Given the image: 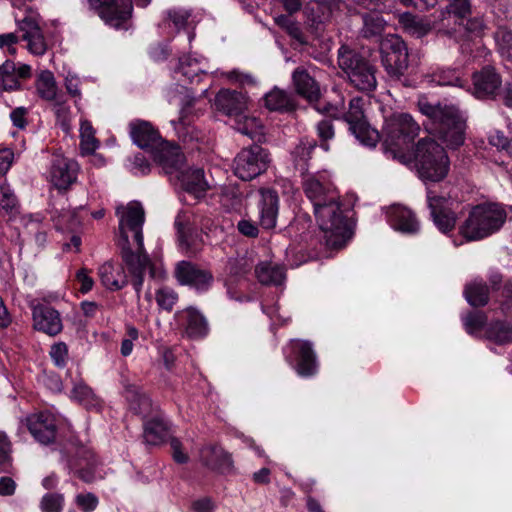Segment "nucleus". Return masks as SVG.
Instances as JSON below:
<instances>
[{"label": "nucleus", "mask_w": 512, "mask_h": 512, "mask_svg": "<svg viewBox=\"0 0 512 512\" xmlns=\"http://www.w3.org/2000/svg\"><path fill=\"white\" fill-rule=\"evenodd\" d=\"M152 298L153 295L150 292L145 294L146 300L151 301ZM154 299L160 310L170 312L178 301V294L172 288L164 286L156 289Z\"/></svg>", "instance_id": "nucleus-43"}, {"label": "nucleus", "mask_w": 512, "mask_h": 512, "mask_svg": "<svg viewBox=\"0 0 512 512\" xmlns=\"http://www.w3.org/2000/svg\"><path fill=\"white\" fill-rule=\"evenodd\" d=\"M286 360L301 377H312L318 371L316 354L308 341L293 340L284 349Z\"/></svg>", "instance_id": "nucleus-11"}, {"label": "nucleus", "mask_w": 512, "mask_h": 512, "mask_svg": "<svg viewBox=\"0 0 512 512\" xmlns=\"http://www.w3.org/2000/svg\"><path fill=\"white\" fill-rule=\"evenodd\" d=\"M501 85V78L493 67L486 66L473 74V94L478 99L495 96Z\"/></svg>", "instance_id": "nucleus-25"}, {"label": "nucleus", "mask_w": 512, "mask_h": 512, "mask_svg": "<svg viewBox=\"0 0 512 512\" xmlns=\"http://www.w3.org/2000/svg\"><path fill=\"white\" fill-rule=\"evenodd\" d=\"M338 66L355 89L364 93L376 89V69L357 51L345 45L341 46L338 50Z\"/></svg>", "instance_id": "nucleus-9"}, {"label": "nucleus", "mask_w": 512, "mask_h": 512, "mask_svg": "<svg viewBox=\"0 0 512 512\" xmlns=\"http://www.w3.org/2000/svg\"><path fill=\"white\" fill-rule=\"evenodd\" d=\"M123 386L126 398L130 402L131 408L135 413L141 415L143 418L150 416L153 411L151 399L141 393L137 385L131 384L127 380L123 381Z\"/></svg>", "instance_id": "nucleus-32"}, {"label": "nucleus", "mask_w": 512, "mask_h": 512, "mask_svg": "<svg viewBox=\"0 0 512 512\" xmlns=\"http://www.w3.org/2000/svg\"><path fill=\"white\" fill-rule=\"evenodd\" d=\"M101 283L110 290H120L127 284V277L124 269L111 262H106L99 267L98 271Z\"/></svg>", "instance_id": "nucleus-31"}, {"label": "nucleus", "mask_w": 512, "mask_h": 512, "mask_svg": "<svg viewBox=\"0 0 512 512\" xmlns=\"http://www.w3.org/2000/svg\"><path fill=\"white\" fill-rule=\"evenodd\" d=\"M316 147V142L313 139L304 138L300 141L293 151V157L300 170H305L307 161L311 158V154Z\"/></svg>", "instance_id": "nucleus-51"}, {"label": "nucleus", "mask_w": 512, "mask_h": 512, "mask_svg": "<svg viewBox=\"0 0 512 512\" xmlns=\"http://www.w3.org/2000/svg\"><path fill=\"white\" fill-rule=\"evenodd\" d=\"M464 327L469 334H475L482 329L486 316L482 312H471L462 318Z\"/></svg>", "instance_id": "nucleus-59"}, {"label": "nucleus", "mask_w": 512, "mask_h": 512, "mask_svg": "<svg viewBox=\"0 0 512 512\" xmlns=\"http://www.w3.org/2000/svg\"><path fill=\"white\" fill-rule=\"evenodd\" d=\"M62 98L63 97L54 101V113L56 115L57 124L60 125L65 133H69L72 128L71 109Z\"/></svg>", "instance_id": "nucleus-54"}, {"label": "nucleus", "mask_w": 512, "mask_h": 512, "mask_svg": "<svg viewBox=\"0 0 512 512\" xmlns=\"http://www.w3.org/2000/svg\"><path fill=\"white\" fill-rule=\"evenodd\" d=\"M426 198L431 219L437 229L444 234L453 231L458 218V205L450 199L435 195L430 189L427 190Z\"/></svg>", "instance_id": "nucleus-12"}, {"label": "nucleus", "mask_w": 512, "mask_h": 512, "mask_svg": "<svg viewBox=\"0 0 512 512\" xmlns=\"http://www.w3.org/2000/svg\"><path fill=\"white\" fill-rule=\"evenodd\" d=\"M385 25L386 21L380 14L376 12L364 14L362 35L365 38L379 36L383 32Z\"/></svg>", "instance_id": "nucleus-47"}, {"label": "nucleus", "mask_w": 512, "mask_h": 512, "mask_svg": "<svg viewBox=\"0 0 512 512\" xmlns=\"http://www.w3.org/2000/svg\"><path fill=\"white\" fill-rule=\"evenodd\" d=\"M489 289L482 280H474L466 285L464 296L467 302L475 307L484 306L489 300Z\"/></svg>", "instance_id": "nucleus-39"}, {"label": "nucleus", "mask_w": 512, "mask_h": 512, "mask_svg": "<svg viewBox=\"0 0 512 512\" xmlns=\"http://www.w3.org/2000/svg\"><path fill=\"white\" fill-rule=\"evenodd\" d=\"M133 5L131 0H103L98 14L108 25L114 28H123L131 17Z\"/></svg>", "instance_id": "nucleus-19"}, {"label": "nucleus", "mask_w": 512, "mask_h": 512, "mask_svg": "<svg viewBox=\"0 0 512 512\" xmlns=\"http://www.w3.org/2000/svg\"><path fill=\"white\" fill-rule=\"evenodd\" d=\"M259 201V223L264 229H273L276 226L279 198L272 189H262Z\"/></svg>", "instance_id": "nucleus-26"}, {"label": "nucleus", "mask_w": 512, "mask_h": 512, "mask_svg": "<svg viewBox=\"0 0 512 512\" xmlns=\"http://www.w3.org/2000/svg\"><path fill=\"white\" fill-rule=\"evenodd\" d=\"M80 148L83 154H93L99 148L95 130L86 119H82L80 122Z\"/></svg>", "instance_id": "nucleus-42"}, {"label": "nucleus", "mask_w": 512, "mask_h": 512, "mask_svg": "<svg viewBox=\"0 0 512 512\" xmlns=\"http://www.w3.org/2000/svg\"><path fill=\"white\" fill-rule=\"evenodd\" d=\"M259 127L260 123L258 119L254 117H247L244 114H242L241 117L236 119V129L243 135L253 137V135L257 132Z\"/></svg>", "instance_id": "nucleus-60"}, {"label": "nucleus", "mask_w": 512, "mask_h": 512, "mask_svg": "<svg viewBox=\"0 0 512 512\" xmlns=\"http://www.w3.org/2000/svg\"><path fill=\"white\" fill-rule=\"evenodd\" d=\"M386 217L390 226L401 233L415 234L420 230V224L414 213L399 204L389 206Z\"/></svg>", "instance_id": "nucleus-23"}, {"label": "nucleus", "mask_w": 512, "mask_h": 512, "mask_svg": "<svg viewBox=\"0 0 512 512\" xmlns=\"http://www.w3.org/2000/svg\"><path fill=\"white\" fill-rule=\"evenodd\" d=\"M33 327L49 336H56L63 330L60 313L53 307L38 304L32 308Z\"/></svg>", "instance_id": "nucleus-20"}, {"label": "nucleus", "mask_w": 512, "mask_h": 512, "mask_svg": "<svg viewBox=\"0 0 512 512\" xmlns=\"http://www.w3.org/2000/svg\"><path fill=\"white\" fill-rule=\"evenodd\" d=\"M170 123L183 142L198 140V132L184 116V111H181L178 120H171Z\"/></svg>", "instance_id": "nucleus-50"}, {"label": "nucleus", "mask_w": 512, "mask_h": 512, "mask_svg": "<svg viewBox=\"0 0 512 512\" xmlns=\"http://www.w3.org/2000/svg\"><path fill=\"white\" fill-rule=\"evenodd\" d=\"M116 215L119 218L118 246L126 265L133 270L141 269L147 262V254L144 251L143 224L145 212L141 203L132 201L126 206H118Z\"/></svg>", "instance_id": "nucleus-1"}, {"label": "nucleus", "mask_w": 512, "mask_h": 512, "mask_svg": "<svg viewBox=\"0 0 512 512\" xmlns=\"http://www.w3.org/2000/svg\"><path fill=\"white\" fill-rule=\"evenodd\" d=\"M419 131L420 126L411 115L394 114L386 121L383 129L385 154L405 164L407 156L404 154V150L413 142Z\"/></svg>", "instance_id": "nucleus-5"}, {"label": "nucleus", "mask_w": 512, "mask_h": 512, "mask_svg": "<svg viewBox=\"0 0 512 512\" xmlns=\"http://www.w3.org/2000/svg\"><path fill=\"white\" fill-rule=\"evenodd\" d=\"M269 152L260 145L242 149L234 160L235 175L249 181L264 173L270 164Z\"/></svg>", "instance_id": "nucleus-10"}, {"label": "nucleus", "mask_w": 512, "mask_h": 512, "mask_svg": "<svg viewBox=\"0 0 512 512\" xmlns=\"http://www.w3.org/2000/svg\"><path fill=\"white\" fill-rule=\"evenodd\" d=\"M319 228L324 234L325 244L330 248H341L350 238V229L343 215L339 199L313 206Z\"/></svg>", "instance_id": "nucleus-8"}, {"label": "nucleus", "mask_w": 512, "mask_h": 512, "mask_svg": "<svg viewBox=\"0 0 512 512\" xmlns=\"http://www.w3.org/2000/svg\"><path fill=\"white\" fill-rule=\"evenodd\" d=\"M12 443L4 431H0V473L12 471Z\"/></svg>", "instance_id": "nucleus-52"}, {"label": "nucleus", "mask_w": 512, "mask_h": 512, "mask_svg": "<svg viewBox=\"0 0 512 512\" xmlns=\"http://www.w3.org/2000/svg\"><path fill=\"white\" fill-rule=\"evenodd\" d=\"M178 72L190 82L199 81L200 74L208 72V61L203 56L186 55L179 59Z\"/></svg>", "instance_id": "nucleus-34"}, {"label": "nucleus", "mask_w": 512, "mask_h": 512, "mask_svg": "<svg viewBox=\"0 0 512 512\" xmlns=\"http://www.w3.org/2000/svg\"><path fill=\"white\" fill-rule=\"evenodd\" d=\"M77 163L62 156L53 158L49 172L50 181L58 189L68 188L77 177Z\"/></svg>", "instance_id": "nucleus-24"}, {"label": "nucleus", "mask_w": 512, "mask_h": 512, "mask_svg": "<svg viewBox=\"0 0 512 512\" xmlns=\"http://www.w3.org/2000/svg\"><path fill=\"white\" fill-rule=\"evenodd\" d=\"M49 355L55 366L64 368L68 359V347L64 342H58L51 346Z\"/></svg>", "instance_id": "nucleus-61"}, {"label": "nucleus", "mask_w": 512, "mask_h": 512, "mask_svg": "<svg viewBox=\"0 0 512 512\" xmlns=\"http://www.w3.org/2000/svg\"><path fill=\"white\" fill-rule=\"evenodd\" d=\"M168 423L161 416L152 417L144 423L143 437L147 444L158 445L168 436Z\"/></svg>", "instance_id": "nucleus-35"}, {"label": "nucleus", "mask_w": 512, "mask_h": 512, "mask_svg": "<svg viewBox=\"0 0 512 512\" xmlns=\"http://www.w3.org/2000/svg\"><path fill=\"white\" fill-rule=\"evenodd\" d=\"M264 102L271 111H291L295 107L293 96L278 88L268 92L264 97Z\"/></svg>", "instance_id": "nucleus-36"}, {"label": "nucleus", "mask_w": 512, "mask_h": 512, "mask_svg": "<svg viewBox=\"0 0 512 512\" xmlns=\"http://www.w3.org/2000/svg\"><path fill=\"white\" fill-rule=\"evenodd\" d=\"M414 166L418 177L425 183L444 180L450 170V159L445 149L435 140L421 139L414 152Z\"/></svg>", "instance_id": "nucleus-4"}, {"label": "nucleus", "mask_w": 512, "mask_h": 512, "mask_svg": "<svg viewBox=\"0 0 512 512\" xmlns=\"http://www.w3.org/2000/svg\"><path fill=\"white\" fill-rule=\"evenodd\" d=\"M292 82L297 94L309 101L318 100L320 96L319 85L306 69L296 68L292 73Z\"/></svg>", "instance_id": "nucleus-28"}, {"label": "nucleus", "mask_w": 512, "mask_h": 512, "mask_svg": "<svg viewBox=\"0 0 512 512\" xmlns=\"http://www.w3.org/2000/svg\"><path fill=\"white\" fill-rule=\"evenodd\" d=\"M167 19L172 22L178 31L186 28H194L197 22L195 17L192 15V12L183 8H173L168 10Z\"/></svg>", "instance_id": "nucleus-48"}, {"label": "nucleus", "mask_w": 512, "mask_h": 512, "mask_svg": "<svg viewBox=\"0 0 512 512\" xmlns=\"http://www.w3.org/2000/svg\"><path fill=\"white\" fill-rule=\"evenodd\" d=\"M130 137L139 148L150 152L165 173H172L181 162L180 149L165 141L148 121L133 120L129 124Z\"/></svg>", "instance_id": "nucleus-3"}, {"label": "nucleus", "mask_w": 512, "mask_h": 512, "mask_svg": "<svg viewBox=\"0 0 512 512\" xmlns=\"http://www.w3.org/2000/svg\"><path fill=\"white\" fill-rule=\"evenodd\" d=\"M20 88L16 76V64L12 61H5L0 66V91H14Z\"/></svg>", "instance_id": "nucleus-45"}, {"label": "nucleus", "mask_w": 512, "mask_h": 512, "mask_svg": "<svg viewBox=\"0 0 512 512\" xmlns=\"http://www.w3.org/2000/svg\"><path fill=\"white\" fill-rule=\"evenodd\" d=\"M17 205V198L10 186L3 181L0 183V207L5 210H12Z\"/></svg>", "instance_id": "nucleus-64"}, {"label": "nucleus", "mask_w": 512, "mask_h": 512, "mask_svg": "<svg viewBox=\"0 0 512 512\" xmlns=\"http://www.w3.org/2000/svg\"><path fill=\"white\" fill-rule=\"evenodd\" d=\"M175 319L190 338H203L208 333V322L204 315L196 308L188 307L178 311L175 314Z\"/></svg>", "instance_id": "nucleus-22"}, {"label": "nucleus", "mask_w": 512, "mask_h": 512, "mask_svg": "<svg viewBox=\"0 0 512 512\" xmlns=\"http://www.w3.org/2000/svg\"><path fill=\"white\" fill-rule=\"evenodd\" d=\"M471 11L469 0H447L446 12L458 18H464Z\"/></svg>", "instance_id": "nucleus-62"}, {"label": "nucleus", "mask_w": 512, "mask_h": 512, "mask_svg": "<svg viewBox=\"0 0 512 512\" xmlns=\"http://www.w3.org/2000/svg\"><path fill=\"white\" fill-rule=\"evenodd\" d=\"M36 90L39 96L46 101L54 102L62 97L58 95L55 77L49 70H43L39 73L36 80Z\"/></svg>", "instance_id": "nucleus-37"}, {"label": "nucleus", "mask_w": 512, "mask_h": 512, "mask_svg": "<svg viewBox=\"0 0 512 512\" xmlns=\"http://www.w3.org/2000/svg\"><path fill=\"white\" fill-rule=\"evenodd\" d=\"M506 218L507 213L499 204H479L472 208L460 226V233L469 241L481 240L499 231Z\"/></svg>", "instance_id": "nucleus-7"}, {"label": "nucleus", "mask_w": 512, "mask_h": 512, "mask_svg": "<svg viewBox=\"0 0 512 512\" xmlns=\"http://www.w3.org/2000/svg\"><path fill=\"white\" fill-rule=\"evenodd\" d=\"M25 12L26 15L21 19L18 15L15 16L18 29L22 33L21 38L27 42V49L30 53L42 56L47 51L48 45L39 26V15L30 7Z\"/></svg>", "instance_id": "nucleus-13"}, {"label": "nucleus", "mask_w": 512, "mask_h": 512, "mask_svg": "<svg viewBox=\"0 0 512 512\" xmlns=\"http://www.w3.org/2000/svg\"><path fill=\"white\" fill-rule=\"evenodd\" d=\"M255 275L261 284L281 285L285 280V268L272 261H263L255 267Z\"/></svg>", "instance_id": "nucleus-33"}, {"label": "nucleus", "mask_w": 512, "mask_h": 512, "mask_svg": "<svg viewBox=\"0 0 512 512\" xmlns=\"http://www.w3.org/2000/svg\"><path fill=\"white\" fill-rule=\"evenodd\" d=\"M26 426L33 438L42 445L54 442L57 434L56 418L49 412H39L26 418Z\"/></svg>", "instance_id": "nucleus-16"}, {"label": "nucleus", "mask_w": 512, "mask_h": 512, "mask_svg": "<svg viewBox=\"0 0 512 512\" xmlns=\"http://www.w3.org/2000/svg\"><path fill=\"white\" fill-rule=\"evenodd\" d=\"M341 4V0H316L308 4L305 14L313 25L323 24L334 17Z\"/></svg>", "instance_id": "nucleus-27"}, {"label": "nucleus", "mask_w": 512, "mask_h": 512, "mask_svg": "<svg viewBox=\"0 0 512 512\" xmlns=\"http://www.w3.org/2000/svg\"><path fill=\"white\" fill-rule=\"evenodd\" d=\"M252 268V265L245 257H237L231 258L227 262L226 270L227 272L236 277L243 276L247 274Z\"/></svg>", "instance_id": "nucleus-58"}, {"label": "nucleus", "mask_w": 512, "mask_h": 512, "mask_svg": "<svg viewBox=\"0 0 512 512\" xmlns=\"http://www.w3.org/2000/svg\"><path fill=\"white\" fill-rule=\"evenodd\" d=\"M200 459L211 469L228 470L232 467L231 456L217 445H206L200 450Z\"/></svg>", "instance_id": "nucleus-30"}, {"label": "nucleus", "mask_w": 512, "mask_h": 512, "mask_svg": "<svg viewBox=\"0 0 512 512\" xmlns=\"http://www.w3.org/2000/svg\"><path fill=\"white\" fill-rule=\"evenodd\" d=\"M74 501L82 512L94 511L99 503L97 496L90 492L77 494Z\"/></svg>", "instance_id": "nucleus-63"}, {"label": "nucleus", "mask_w": 512, "mask_h": 512, "mask_svg": "<svg viewBox=\"0 0 512 512\" xmlns=\"http://www.w3.org/2000/svg\"><path fill=\"white\" fill-rule=\"evenodd\" d=\"M487 338L497 344H508L512 342V325L506 322L497 321L489 325L486 330Z\"/></svg>", "instance_id": "nucleus-46"}, {"label": "nucleus", "mask_w": 512, "mask_h": 512, "mask_svg": "<svg viewBox=\"0 0 512 512\" xmlns=\"http://www.w3.org/2000/svg\"><path fill=\"white\" fill-rule=\"evenodd\" d=\"M426 78L428 82L438 86H464L459 72L453 69L437 68L431 74L427 75Z\"/></svg>", "instance_id": "nucleus-40"}, {"label": "nucleus", "mask_w": 512, "mask_h": 512, "mask_svg": "<svg viewBox=\"0 0 512 512\" xmlns=\"http://www.w3.org/2000/svg\"><path fill=\"white\" fill-rule=\"evenodd\" d=\"M400 22L405 30L416 38H421L428 34L431 30L429 22L418 18L410 13H405L401 16Z\"/></svg>", "instance_id": "nucleus-44"}, {"label": "nucleus", "mask_w": 512, "mask_h": 512, "mask_svg": "<svg viewBox=\"0 0 512 512\" xmlns=\"http://www.w3.org/2000/svg\"><path fill=\"white\" fill-rule=\"evenodd\" d=\"M181 162L179 168L175 169L171 174H177L182 187L186 192L195 198L202 197L208 189V183L204 177V171L199 167L184 168V155L180 152Z\"/></svg>", "instance_id": "nucleus-18"}, {"label": "nucleus", "mask_w": 512, "mask_h": 512, "mask_svg": "<svg viewBox=\"0 0 512 512\" xmlns=\"http://www.w3.org/2000/svg\"><path fill=\"white\" fill-rule=\"evenodd\" d=\"M248 97L238 91L221 89L215 97V107L223 114L238 119L248 109Z\"/></svg>", "instance_id": "nucleus-21"}, {"label": "nucleus", "mask_w": 512, "mask_h": 512, "mask_svg": "<svg viewBox=\"0 0 512 512\" xmlns=\"http://www.w3.org/2000/svg\"><path fill=\"white\" fill-rule=\"evenodd\" d=\"M382 60L408 51L405 42L398 35H387L380 43Z\"/></svg>", "instance_id": "nucleus-49"}, {"label": "nucleus", "mask_w": 512, "mask_h": 512, "mask_svg": "<svg viewBox=\"0 0 512 512\" xmlns=\"http://www.w3.org/2000/svg\"><path fill=\"white\" fill-rule=\"evenodd\" d=\"M303 190L313 206L339 199V194L327 172L307 175L303 179Z\"/></svg>", "instance_id": "nucleus-14"}, {"label": "nucleus", "mask_w": 512, "mask_h": 512, "mask_svg": "<svg viewBox=\"0 0 512 512\" xmlns=\"http://www.w3.org/2000/svg\"><path fill=\"white\" fill-rule=\"evenodd\" d=\"M68 468L75 472L85 483H92L98 478L97 462L93 452L86 447H79L71 459H67Z\"/></svg>", "instance_id": "nucleus-17"}, {"label": "nucleus", "mask_w": 512, "mask_h": 512, "mask_svg": "<svg viewBox=\"0 0 512 512\" xmlns=\"http://www.w3.org/2000/svg\"><path fill=\"white\" fill-rule=\"evenodd\" d=\"M364 100L361 97H354L349 102V109L344 112L342 108L336 105L319 102L316 109L323 114L333 118L343 117L349 125V130L355 138L364 146L375 147L379 141V133L370 127L366 121L364 110Z\"/></svg>", "instance_id": "nucleus-6"}, {"label": "nucleus", "mask_w": 512, "mask_h": 512, "mask_svg": "<svg viewBox=\"0 0 512 512\" xmlns=\"http://www.w3.org/2000/svg\"><path fill=\"white\" fill-rule=\"evenodd\" d=\"M175 276L180 284L190 286L198 292L207 291L214 280L209 270L202 269L188 261H181L177 264Z\"/></svg>", "instance_id": "nucleus-15"}, {"label": "nucleus", "mask_w": 512, "mask_h": 512, "mask_svg": "<svg viewBox=\"0 0 512 512\" xmlns=\"http://www.w3.org/2000/svg\"><path fill=\"white\" fill-rule=\"evenodd\" d=\"M81 226V219L75 210L61 214L56 222V227L62 231L74 232Z\"/></svg>", "instance_id": "nucleus-57"}, {"label": "nucleus", "mask_w": 512, "mask_h": 512, "mask_svg": "<svg viewBox=\"0 0 512 512\" xmlns=\"http://www.w3.org/2000/svg\"><path fill=\"white\" fill-rule=\"evenodd\" d=\"M387 73L395 80L401 81L408 69V51L383 59Z\"/></svg>", "instance_id": "nucleus-41"}, {"label": "nucleus", "mask_w": 512, "mask_h": 512, "mask_svg": "<svg viewBox=\"0 0 512 512\" xmlns=\"http://www.w3.org/2000/svg\"><path fill=\"white\" fill-rule=\"evenodd\" d=\"M174 226L179 245L182 248L188 249L192 244V239L197 229L194 213L190 210L180 211L175 218Z\"/></svg>", "instance_id": "nucleus-29"}, {"label": "nucleus", "mask_w": 512, "mask_h": 512, "mask_svg": "<svg viewBox=\"0 0 512 512\" xmlns=\"http://www.w3.org/2000/svg\"><path fill=\"white\" fill-rule=\"evenodd\" d=\"M316 131L318 138L320 140V147L325 152H328L330 150L328 141L332 140L335 136V131L332 122L327 119L319 121L316 125Z\"/></svg>", "instance_id": "nucleus-55"}, {"label": "nucleus", "mask_w": 512, "mask_h": 512, "mask_svg": "<svg viewBox=\"0 0 512 512\" xmlns=\"http://www.w3.org/2000/svg\"><path fill=\"white\" fill-rule=\"evenodd\" d=\"M419 111L431 121L428 130L450 149H456L465 140V120L452 105L432 104L426 98L418 100Z\"/></svg>", "instance_id": "nucleus-2"}, {"label": "nucleus", "mask_w": 512, "mask_h": 512, "mask_svg": "<svg viewBox=\"0 0 512 512\" xmlns=\"http://www.w3.org/2000/svg\"><path fill=\"white\" fill-rule=\"evenodd\" d=\"M70 398L88 409L97 408L100 406L99 398L95 395L93 390L82 380L74 382Z\"/></svg>", "instance_id": "nucleus-38"}, {"label": "nucleus", "mask_w": 512, "mask_h": 512, "mask_svg": "<svg viewBox=\"0 0 512 512\" xmlns=\"http://www.w3.org/2000/svg\"><path fill=\"white\" fill-rule=\"evenodd\" d=\"M495 41L501 56L512 61V32L506 27H499L495 32Z\"/></svg>", "instance_id": "nucleus-53"}, {"label": "nucleus", "mask_w": 512, "mask_h": 512, "mask_svg": "<svg viewBox=\"0 0 512 512\" xmlns=\"http://www.w3.org/2000/svg\"><path fill=\"white\" fill-rule=\"evenodd\" d=\"M64 506V495L60 493H47L40 501L42 512H61Z\"/></svg>", "instance_id": "nucleus-56"}]
</instances>
